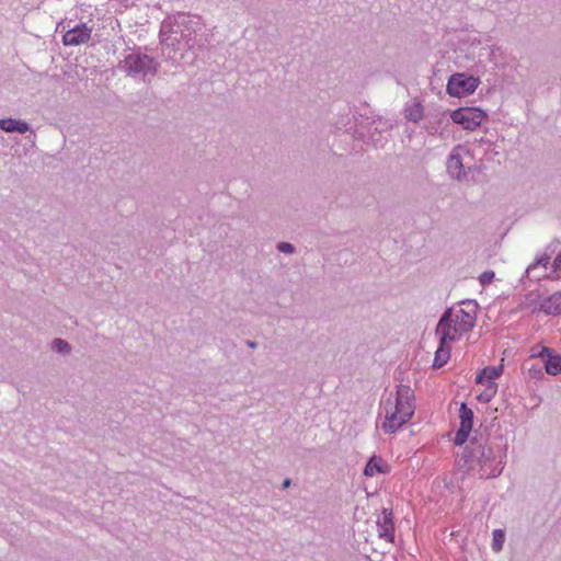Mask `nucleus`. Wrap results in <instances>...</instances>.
<instances>
[{
    "label": "nucleus",
    "instance_id": "3",
    "mask_svg": "<svg viewBox=\"0 0 561 561\" xmlns=\"http://www.w3.org/2000/svg\"><path fill=\"white\" fill-rule=\"evenodd\" d=\"M474 322L476 311L471 304L466 305V308H451L445 312L436 329L440 341L437 351H450L456 347V343L467 336Z\"/></svg>",
    "mask_w": 561,
    "mask_h": 561
},
{
    "label": "nucleus",
    "instance_id": "27",
    "mask_svg": "<svg viewBox=\"0 0 561 561\" xmlns=\"http://www.w3.org/2000/svg\"><path fill=\"white\" fill-rule=\"evenodd\" d=\"M541 351L547 352V351H550V350L548 347H546V346H542Z\"/></svg>",
    "mask_w": 561,
    "mask_h": 561
},
{
    "label": "nucleus",
    "instance_id": "8",
    "mask_svg": "<svg viewBox=\"0 0 561 561\" xmlns=\"http://www.w3.org/2000/svg\"><path fill=\"white\" fill-rule=\"evenodd\" d=\"M378 537L387 542H393L394 524L392 512L383 508L376 520Z\"/></svg>",
    "mask_w": 561,
    "mask_h": 561
},
{
    "label": "nucleus",
    "instance_id": "23",
    "mask_svg": "<svg viewBox=\"0 0 561 561\" xmlns=\"http://www.w3.org/2000/svg\"><path fill=\"white\" fill-rule=\"evenodd\" d=\"M53 347L56 351L62 352L68 350V344L65 341L57 339L54 341Z\"/></svg>",
    "mask_w": 561,
    "mask_h": 561
},
{
    "label": "nucleus",
    "instance_id": "21",
    "mask_svg": "<svg viewBox=\"0 0 561 561\" xmlns=\"http://www.w3.org/2000/svg\"><path fill=\"white\" fill-rule=\"evenodd\" d=\"M550 263V257L547 256V255H543V256H540L534 264H531L527 272L528 273H531V272H535L536 270H538L540 266H542L543 268L547 270L548 265Z\"/></svg>",
    "mask_w": 561,
    "mask_h": 561
},
{
    "label": "nucleus",
    "instance_id": "11",
    "mask_svg": "<svg viewBox=\"0 0 561 561\" xmlns=\"http://www.w3.org/2000/svg\"><path fill=\"white\" fill-rule=\"evenodd\" d=\"M390 471V467L381 457L371 456L364 468L366 477H375L377 474H386Z\"/></svg>",
    "mask_w": 561,
    "mask_h": 561
},
{
    "label": "nucleus",
    "instance_id": "24",
    "mask_svg": "<svg viewBox=\"0 0 561 561\" xmlns=\"http://www.w3.org/2000/svg\"><path fill=\"white\" fill-rule=\"evenodd\" d=\"M528 374L531 378H541L542 377V370L541 367H530L528 369Z\"/></svg>",
    "mask_w": 561,
    "mask_h": 561
},
{
    "label": "nucleus",
    "instance_id": "12",
    "mask_svg": "<svg viewBox=\"0 0 561 561\" xmlns=\"http://www.w3.org/2000/svg\"><path fill=\"white\" fill-rule=\"evenodd\" d=\"M542 357L546 373L556 376L561 373V353H538Z\"/></svg>",
    "mask_w": 561,
    "mask_h": 561
},
{
    "label": "nucleus",
    "instance_id": "4",
    "mask_svg": "<svg viewBox=\"0 0 561 561\" xmlns=\"http://www.w3.org/2000/svg\"><path fill=\"white\" fill-rule=\"evenodd\" d=\"M450 118L466 130H476L486 119V113L480 107H460L453 111Z\"/></svg>",
    "mask_w": 561,
    "mask_h": 561
},
{
    "label": "nucleus",
    "instance_id": "15",
    "mask_svg": "<svg viewBox=\"0 0 561 561\" xmlns=\"http://www.w3.org/2000/svg\"><path fill=\"white\" fill-rule=\"evenodd\" d=\"M447 170L455 178H459L462 173L461 158L456 150L453 151L448 159Z\"/></svg>",
    "mask_w": 561,
    "mask_h": 561
},
{
    "label": "nucleus",
    "instance_id": "10",
    "mask_svg": "<svg viewBox=\"0 0 561 561\" xmlns=\"http://www.w3.org/2000/svg\"><path fill=\"white\" fill-rule=\"evenodd\" d=\"M152 59L147 55L130 54L125 58V67L133 72H141L149 68Z\"/></svg>",
    "mask_w": 561,
    "mask_h": 561
},
{
    "label": "nucleus",
    "instance_id": "7",
    "mask_svg": "<svg viewBox=\"0 0 561 561\" xmlns=\"http://www.w3.org/2000/svg\"><path fill=\"white\" fill-rule=\"evenodd\" d=\"M460 426L455 435V444L461 446L466 443L473 425V412L465 403L461 404L459 411Z\"/></svg>",
    "mask_w": 561,
    "mask_h": 561
},
{
    "label": "nucleus",
    "instance_id": "9",
    "mask_svg": "<svg viewBox=\"0 0 561 561\" xmlns=\"http://www.w3.org/2000/svg\"><path fill=\"white\" fill-rule=\"evenodd\" d=\"M91 36V28L87 25H77L76 27L69 30L64 35V44L67 46H75L87 43Z\"/></svg>",
    "mask_w": 561,
    "mask_h": 561
},
{
    "label": "nucleus",
    "instance_id": "18",
    "mask_svg": "<svg viewBox=\"0 0 561 561\" xmlns=\"http://www.w3.org/2000/svg\"><path fill=\"white\" fill-rule=\"evenodd\" d=\"M546 278L559 279L561 278V252L552 262V268L549 273L542 275Z\"/></svg>",
    "mask_w": 561,
    "mask_h": 561
},
{
    "label": "nucleus",
    "instance_id": "22",
    "mask_svg": "<svg viewBox=\"0 0 561 561\" xmlns=\"http://www.w3.org/2000/svg\"><path fill=\"white\" fill-rule=\"evenodd\" d=\"M494 272L492 271H486L484 273L481 274L480 276V283L484 286V285H488L490 283H492V280L494 279Z\"/></svg>",
    "mask_w": 561,
    "mask_h": 561
},
{
    "label": "nucleus",
    "instance_id": "2",
    "mask_svg": "<svg viewBox=\"0 0 561 561\" xmlns=\"http://www.w3.org/2000/svg\"><path fill=\"white\" fill-rule=\"evenodd\" d=\"M415 411V396L410 386L399 385L382 401L380 428L386 434H394L407 424Z\"/></svg>",
    "mask_w": 561,
    "mask_h": 561
},
{
    "label": "nucleus",
    "instance_id": "19",
    "mask_svg": "<svg viewBox=\"0 0 561 561\" xmlns=\"http://www.w3.org/2000/svg\"><path fill=\"white\" fill-rule=\"evenodd\" d=\"M504 540H505V535H504V531L502 529L493 530V534H492V549H493V551H495V552L501 551L503 549Z\"/></svg>",
    "mask_w": 561,
    "mask_h": 561
},
{
    "label": "nucleus",
    "instance_id": "17",
    "mask_svg": "<svg viewBox=\"0 0 561 561\" xmlns=\"http://www.w3.org/2000/svg\"><path fill=\"white\" fill-rule=\"evenodd\" d=\"M484 390L478 394V401L489 403L497 392V383H484Z\"/></svg>",
    "mask_w": 561,
    "mask_h": 561
},
{
    "label": "nucleus",
    "instance_id": "1",
    "mask_svg": "<svg viewBox=\"0 0 561 561\" xmlns=\"http://www.w3.org/2000/svg\"><path fill=\"white\" fill-rule=\"evenodd\" d=\"M506 463V446L497 451L485 443L467 446L458 459V466L481 479L499 477Z\"/></svg>",
    "mask_w": 561,
    "mask_h": 561
},
{
    "label": "nucleus",
    "instance_id": "6",
    "mask_svg": "<svg viewBox=\"0 0 561 561\" xmlns=\"http://www.w3.org/2000/svg\"><path fill=\"white\" fill-rule=\"evenodd\" d=\"M533 294L527 296L525 308H530L531 312H542L547 316H559L561 314V290L556 291L547 297H543L534 305L531 300Z\"/></svg>",
    "mask_w": 561,
    "mask_h": 561
},
{
    "label": "nucleus",
    "instance_id": "14",
    "mask_svg": "<svg viewBox=\"0 0 561 561\" xmlns=\"http://www.w3.org/2000/svg\"><path fill=\"white\" fill-rule=\"evenodd\" d=\"M0 128L7 133H20L24 134L28 130L27 123L20 121V119H13V118H2L0 119Z\"/></svg>",
    "mask_w": 561,
    "mask_h": 561
},
{
    "label": "nucleus",
    "instance_id": "16",
    "mask_svg": "<svg viewBox=\"0 0 561 561\" xmlns=\"http://www.w3.org/2000/svg\"><path fill=\"white\" fill-rule=\"evenodd\" d=\"M405 118L419 122L423 117V106L420 103H412L405 107Z\"/></svg>",
    "mask_w": 561,
    "mask_h": 561
},
{
    "label": "nucleus",
    "instance_id": "5",
    "mask_svg": "<svg viewBox=\"0 0 561 561\" xmlns=\"http://www.w3.org/2000/svg\"><path fill=\"white\" fill-rule=\"evenodd\" d=\"M480 80L465 73L453 75L447 83V93L455 98H465L472 94L478 88Z\"/></svg>",
    "mask_w": 561,
    "mask_h": 561
},
{
    "label": "nucleus",
    "instance_id": "20",
    "mask_svg": "<svg viewBox=\"0 0 561 561\" xmlns=\"http://www.w3.org/2000/svg\"><path fill=\"white\" fill-rule=\"evenodd\" d=\"M450 353H435V357L432 363L433 368H440L448 363Z\"/></svg>",
    "mask_w": 561,
    "mask_h": 561
},
{
    "label": "nucleus",
    "instance_id": "26",
    "mask_svg": "<svg viewBox=\"0 0 561 561\" xmlns=\"http://www.w3.org/2000/svg\"><path fill=\"white\" fill-rule=\"evenodd\" d=\"M290 485V480L289 479H286L284 482H283V486L284 488H288Z\"/></svg>",
    "mask_w": 561,
    "mask_h": 561
},
{
    "label": "nucleus",
    "instance_id": "13",
    "mask_svg": "<svg viewBox=\"0 0 561 561\" xmlns=\"http://www.w3.org/2000/svg\"><path fill=\"white\" fill-rule=\"evenodd\" d=\"M503 373V365L500 364L497 366H486L479 371L476 377L477 383H496L494 380L499 378Z\"/></svg>",
    "mask_w": 561,
    "mask_h": 561
},
{
    "label": "nucleus",
    "instance_id": "25",
    "mask_svg": "<svg viewBox=\"0 0 561 561\" xmlns=\"http://www.w3.org/2000/svg\"><path fill=\"white\" fill-rule=\"evenodd\" d=\"M278 250L284 253H291L294 251V247L290 243L282 242L278 244Z\"/></svg>",
    "mask_w": 561,
    "mask_h": 561
}]
</instances>
